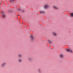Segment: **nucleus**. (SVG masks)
Wrapping results in <instances>:
<instances>
[{"instance_id":"obj_9","label":"nucleus","mask_w":73,"mask_h":73,"mask_svg":"<svg viewBox=\"0 0 73 73\" xmlns=\"http://www.w3.org/2000/svg\"><path fill=\"white\" fill-rule=\"evenodd\" d=\"M18 57L20 58L22 57V55L21 54H19L18 55Z\"/></svg>"},{"instance_id":"obj_6","label":"nucleus","mask_w":73,"mask_h":73,"mask_svg":"<svg viewBox=\"0 0 73 73\" xmlns=\"http://www.w3.org/2000/svg\"><path fill=\"white\" fill-rule=\"evenodd\" d=\"M52 8H54V9H58L57 7L56 6H52Z\"/></svg>"},{"instance_id":"obj_8","label":"nucleus","mask_w":73,"mask_h":73,"mask_svg":"<svg viewBox=\"0 0 73 73\" xmlns=\"http://www.w3.org/2000/svg\"><path fill=\"white\" fill-rule=\"evenodd\" d=\"M18 61L19 62H22V60L21 59H19L18 60Z\"/></svg>"},{"instance_id":"obj_5","label":"nucleus","mask_w":73,"mask_h":73,"mask_svg":"<svg viewBox=\"0 0 73 73\" xmlns=\"http://www.w3.org/2000/svg\"><path fill=\"white\" fill-rule=\"evenodd\" d=\"M28 60L29 61H32V58L31 57H29L28 58Z\"/></svg>"},{"instance_id":"obj_1","label":"nucleus","mask_w":73,"mask_h":73,"mask_svg":"<svg viewBox=\"0 0 73 73\" xmlns=\"http://www.w3.org/2000/svg\"><path fill=\"white\" fill-rule=\"evenodd\" d=\"M30 40L31 41H33L35 40V38L33 35H31L30 36Z\"/></svg>"},{"instance_id":"obj_4","label":"nucleus","mask_w":73,"mask_h":73,"mask_svg":"<svg viewBox=\"0 0 73 73\" xmlns=\"http://www.w3.org/2000/svg\"><path fill=\"white\" fill-rule=\"evenodd\" d=\"M66 50L67 52H71V53H72V52H73L72 50L70 49H67Z\"/></svg>"},{"instance_id":"obj_2","label":"nucleus","mask_w":73,"mask_h":73,"mask_svg":"<svg viewBox=\"0 0 73 73\" xmlns=\"http://www.w3.org/2000/svg\"><path fill=\"white\" fill-rule=\"evenodd\" d=\"M49 7V5L48 4L45 5L44 6V9H47Z\"/></svg>"},{"instance_id":"obj_10","label":"nucleus","mask_w":73,"mask_h":73,"mask_svg":"<svg viewBox=\"0 0 73 73\" xmlns=\"http://www.w3.org/2000/svg\"><path fill=\"white\" fill-rule=\"evenodd\" d=\"M38 73H41V70L40 69H39L38 70Z\"/></svg>"},{"instance_id":"obj_3","label":"nucleus","mask_w":73,"mask_h":73,"mask_svg":"<svg viewBox=\"0 0 73 73\" xmlns=\"http://www.w3.org/2000/svg\"><path fill=\"white\" fill-rule=\"evenodd\" d=\"M6 64V63L5 62H3L1 65V67H4V66Z\"/></svg>"},{"instance_id":"obj_15","label":"nucleus","mask_w":73,"mask_h":73,"mask_svg":"<svg viewBox=\"0 0 73 73\" xmlns=\"http://www.w3.org/2000/svg\"><path fill=\"white\" fill-rule=\"evenodd\" d=\"M48 41L49 42H50V43H52V41H51V40H48Z\"/></svg>"},{"instance_id":"obj_12","label":"nucleus","mask_w":73,"mask_h":73,"mask_svg":"<svg viewBox=\"0 0 73 73\" xmlns=\"http://www.w3.org/2000/svg\"><path fill=\"white\" fill-rule=\"evenodd\" d=\"M70 15L71 17H73V13H70Z\"/></svg>"},{"instance_id":"obj_11","label":"nucleus","mask_w":73,"mask_h":73,"mask_svg":"<svg viewBox=\"0 0 73 73\" xmlns=\"http://www.w3.org/2000/svg\"><path fill=\"white\" fill-rule=\"evenodd\" d=\"M40 12L41 13H45V12H44L43 11H40Z\"/></svg>"},{"instance_id":"obj_13","label":"nucleus","mask_w":73,"mask_h":73,"mask_svg":"<svg viewBox=\"0 0 73 73\" xmlns=\"http://www.w3.org/2000/svg\"><path fill=\"white\" fill-rule=\"evenodd\" d=\"M6 15L4 14H2V17H5Z\"/></svg>"},{"instance_id":"obj_14","label":"nucleus","mask_w":73,"mask_h":73,"mask_svg":"<svg viewBox=\"0 0 73 73\" xmlns=\"http://www.w3.org/2000/svg\"><path fill=\"white\" fill-rule=\"evenodd\" d=\"M60 57L61 58H62V57H64V56L62 54H60Z\"/></svg>"},{"instance_id":"obj_7","label":"nucleus","mask_w":73,"mask_h":73,"mask_svg":"<svg viewBox=\"0 0 73 73\" xmlns=\"http://www.w3.org/2000/svg\"><path fill=\"white\" fill-rule=\"evenodd\" d=\"M53 36H56L57 35V33L55 32L53 33H52Z\"/></svg>"}]
</instances>
